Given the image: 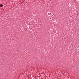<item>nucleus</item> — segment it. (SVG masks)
I'll return each mask as SVG.
<instances>
[{"mask_svg":"<svg viewBox=\"0 0 79 79\" xmlns=\"http://www.w3.org/2000/svg\"><path fill=\"white\" fill-rule=\"evenodd\" d=\"M3 5L2 4H1L0 5V7H1V8H2V7H3Z\"/></svg>","mask_w":79,"mask_h":79,"instance_id":"f257e3e1","label":"nucleus"}]
</instances>
